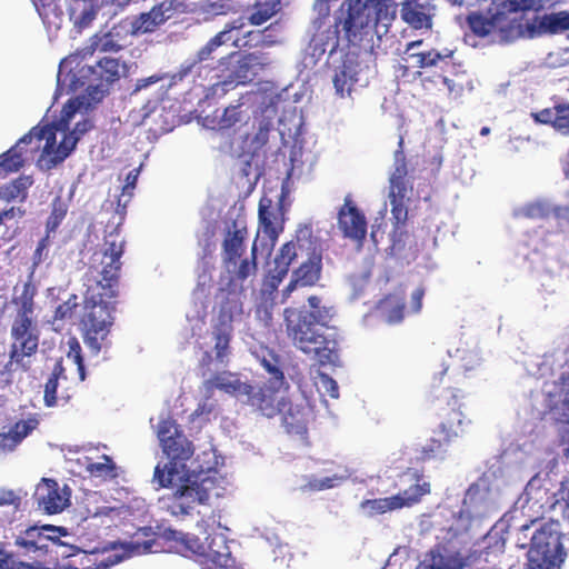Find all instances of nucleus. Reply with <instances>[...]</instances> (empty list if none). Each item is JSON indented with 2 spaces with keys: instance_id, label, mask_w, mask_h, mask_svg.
I'll use <instances>...</instances> for the list:
<instances>
[{
  "instance_id": "51",
  "label": "nucleus",
  "mask_w": 569,
  "mask_h": 569,
  "mask_svg": "<svg viewBox=\"0 0 569 569\" xmlns=\"http://www.w3.org/2000/svg\"><path fill=\"white\" fill-rule=\"evenodd\" d=\"M37 12L44 23H51L52 19L62 16V10L57 0H31Z\"/></svg>"
},
{
  "instance_id": "12",
  "label": "nucleus",
  "mask_w": 569,
  "mask_h": 569,
  "mask_svg": "<svg viewBox=\"0 0 569 569\" xmlns=\"http://www.w3.org/2000/svg\"><path fill=\"white\" fill-rule=\"evenodd\" d=\"M77 137L66 136L57 146V126L47 123L44 126H36L28 133L20 138V142H33L30 151L38 152L42 150V157H48V168L56 167L62 162L74 149Z\"/></svg>"
},
{
  "instance_id": "57",
  "label": "nucleus",
  "mask_w": 569,
  "mask_h": 569,
  "mask_svg": "<svg viewBox=\"0 0 569 569\" xmlns=\"http://www.w3.org/2000/svg\"><path fill=\"white\" fill-rule=\"evenodd\" d=\"M218 50L217 46L209 40L204 46H202L196 53L194 60L188 67L183 68L179 72V79H182L184 76L191 72L192 68L197 63H201L203 61L212 60L213 53Z\"/></svg>"
},
{
  "instance_id": "9",
  "label": "nucleus",
  "mask_w": 569,
  "mask_h": 569,
  "mask_svg": "<svg viewBox=\"0 0 569 569\" xmlns=\"http://www.w3.org/2000/svg\"><path fill=\"white\" fill-rule=\"evenodd\" d=\"M563 557L559 523H542L531 537L527 569H559Z\"/></svg>"
},
{
  "instance_id": "45",
  "label": "nucleus",
  "mask_w": 569,
  "mask_h": 569,
  "mask_svg": "<svg viewBox=\"0 0 569 569\" xmlns=\"http://www.w3.org/2000/svg\"><path fill=\"white\" fill-rule=\"evenodd\" d=\"M395 496L377 499H366L360 503V508L369 517L382 515L389 511L398 510L399 507L396 502Z\"/></svg>"
},
{
  "instance_id": "11",
  "label": "nucleus",
  "mask_w": 569,
  "mask_h": 569,
  "mask_svg": "<svg viewBox=\"0 0 569 569\" xmlns=\"http://www.w3.org/2000/svg\"><path fill=\"white\" fill-rule=\"evenodd\" d=\"M241 302L236 295L228 293L221 301L219 312L211 325L214 359L221 365H227L231 355V341L233 337L234 316L241 313Z\"/></svg>"
},
{
  "instance_id": "54",
  "label": "nucleus",
  "mask_w": 569,
  "mask_h": 569,
  "mask_svg": "<svg viewBox=\"0 0 569 569\" xmlns=\"http://www.w3.org/2000/svg\"><path fill=\"white\" fill-rule=\"evenodd\" d=\"M139 171H140V169H133V170L129 171V173L126 177V184L122 187V193H121V197H119L118 203H117V207H118L117 210L121 214H124L127 202L132 197V191L136 188Z\"/></svg>"
},
{
  "instance_id": "31",
  "label": "nucleus",
  "mask_w": 569,
  "mask_h": 569,
  "mask_svg": "<svg viewBox=\"0 0 569 569\" xmlns=\"http://www.w3.org/2000/svg\"><path fill=\"white\" fill-rule=\"evenodd\" d=\"M480 556L489 563L490 569H499L505 557L506 539L499 532H488L482 540Z\"/></svg>"
},
{
  "instance_id": "42",
  "label": "nucleus",
  "mask_w": 569,
  "mask_h": 569,
  "mask_svg": "<svg viewBox=\"0 0 569 569\" xmlns=\"http://www.w3.org/2000/svg\"><path fill=\"white\" fill-rule=\"evenodd\" d=\"M33 144V142H20V139L17 143L11 147L9 150L0 154V169L6 172H17L24 166V157L22 152V146Z\"/></svg>"
},
{
  "instance_id": "52",
  "label": "nucleus",
  "mask_w": 569,
  "mask_h": 569,
  "mask_svg": "<svg viewBox=\"0 0 569 569\" xmlns=\"http://www.w3.org/2000/svg\"><path fill=\"white\" fill-rule=\"evenodd\" d=\"M278 1L260 2L258 1L254 6V11L250 14L249 21L251 24L260 26L273 17L277 12Z\"/></svg>"
},
{
  "instance_id": "4",
  "label": "nucleus",
  "mask_w": 569,
  "mask_h": 569,
  "mask_svg": "<svg viewBox=\"0 0 569 569\" xmlns=\"http://www.w3.org/2000/svg\"><path fill=\"white\" fill-rule=\"evenodd\" d=\"M224 493L223 479L217 471L204 472L188 477L173 492L161 497L159 501L161 508L170 516L183 518L189 516L196 506L212 507Z\"/></svg>"
},
{
  "instance_id": "10",
  "label": "nucleus",
  "mask_w": 569,
  "mask_h": 569,
  "mask_svg": "<svg viewBox=\"0 0 569 569\" xmlns=\"http://www.w3.org/2000/svg\"><path fill=\"white\" fill-rule=\"evenodd\" d=\"M269 63V59L263 52H249L244 54L231 52L219 60V73L217 77L220 80L214 86L236 87L250 83L258 76L259 71L263 70Z\"/></svg>"
},
{
  "instance_id": "7",
  "label": "nucleus",
  "mask_w": 569,
  "mask_h": 569,
  "mask_svg": "<svg viewBox=\"0 0 569 569\" xmlns=\"http://www.w3.org/2000/svg\"><path fill=\"white\" fill-rule=\"evenodd\" d=\"M248 230L237 220L227 228L221 243V261L231 280L243 282L258 271V248L256 241L247 256L246 239Z\"/></svg>"
},
{
  "instance_id": "30",
  "label": "nucleus",
  "mask_w": 569,
  "mask_h": 569,
  "mask_svg": "<svg viewBox=\"0 0 569 569\" xmlns=\"http://www.w3.org/2000/svg\"><path fill=\"white\" fill-rule=\"evenodd\" d=\"M358 62L353 58H345L335 72L333 86L336 93L341 98L350 96L353 86L358 82Z\"/></svg>"
},
{
  "instance_id": "6",
  "label": "nucleus",
  "mask_w": 569,
  "mask_h": 569,
  "mask_svg": "<svg viewBox=\"0 0 569 569\" xmlns=\"http://www.w3.org/2000/svg\"><path fill=\"white\" fill-rule=\"evenodd\" d=\"M114 298L97 291H84L83 308L80 318L83 341L93 355H98L113 325Z\"/></svg>"
},
{
  "instance_id": "25",
  "label": "nucleus",
  "mask_w": 569,
  "mask_h": 569,
  "mask_svg": "<svg viewBox=\"0 0 569 569\" xmlns=\"http://www.w3.org/2000/svg\"><path fill=\"white\" fill-rule=\"evenodd\" d=\"M79 566H81V568L70 563L57 566L54 568L33 566L21 561H16L12 555L0 548V569H107L109 567L108 563H97L94 552H83L82 557L80 558Z\"/></svg>"
},
{
  "instance_id": "15",
  "label": "nucleus",
  "mask_w": 569,
  "mask_h": 569,
  "mask_svg": "<svg viewBox=\"0 0 569 569\" xmlns=\"http://www.w3.org/2000/svg\"><path fill=\"white\" fill-rule=\"evenodd\" d=\"M157 437L163 453L171 461L184 462L193 456V443L188 440L181 427L171 417L159 421Z\"/></svg>"
},
{
  "instance_id": "49",
  "label": "nucleus",
  "mask_w": 569,
  "mask_h": 569,
  "mask_svg": "<svg viewBox=\"0 0 569 569\" xmlns=\"http://www.w3.org/2000/svg\"><path fill=\"white\" fill-rule=\"evenodd\" d=\"M480 556V549H473L465 557L460 555L450 556L451 565L460 566V569H490L489 563Z\"/></svg>"
},
{
  "instance_id": "50",
  "label": "nucleus",
  "mask_w": 569,
  "mask_h": 569,
  "mask_svg": "<svg viewBox=\"0 0 569 569\" xmlns=\"http://www.w3.org/2000/svg\"><path fill=\"white\" fill-rule=\"evenodd\" d=\"M67 211L68 206L60 196H57L51 202V213L48 217L46 223V232H48V234L57 230L62 220L66 218Z\"/></svg>"
},
{
  "instance_id": "21",
  "label": "nucleus",
  "mask_w": 569,
  "mask_h": 569,
  "mask_svg": "<svg viewBox=\"0 0 569 569\" xmlns=\"http://www.w3.org/2000/svg\"><path fill=\"white\" fill-rule=\"evenodd\" d=\"M162 538L168 543L170 551L182 557L203 559L204 552L208 553L211 550L210 547H204L199 537L179 530L166 529L162 532Z\"/></svg>"
},
{
  "instance_id": "26",
  "label": "nucleus",
  "mask_w": 569,
  "mask_h": 569,
  "mask_svg": "<svg viewBox=\"0 0 569 569\" xmlns=\"http://www.w3.org/2000/svg\"><path fill=\"white\" fill-rule=\"evenodd\" d=\"M258 218L263 233L274 242L283 230V212L281 207L273 209L272 200L262 197L259 201Z\"/></svg>"
},
{
  "instance_id": "3",
  "label": "nucleus",
  "mask_w": 569,
  "mask_h": 569,
  "mask_svg": "<svg viewBox=\"0 0 569 569\" xmlns=\"http://www.w3.org/2000/svg\"><path fill=\"white\" fill-rule=\"evenodd\" d=\"M465 398L460 389L447 387L433 388L430 398V409L439 420L435 435L427 440L426 445L416 449V460L426 462L432 459H442L446 447L452 443L463 433L466 417L461 411Z\"/></svg>"
},
{
  "instance_id": "43",
  "label": "nucleus",
  "mask_w": 569,
  "mask_h": 569,
  "mask_svg": "<svg viewBox=\"0 0 569 569\" xmlns=\"http://www.w3.org/2000/svg\"><path fill=\"white\" fill-rule=\"evenodd\" d=\"M164 23L163 16L157 4L148 12L140 13L132 22L133 33H149Z\"/></svg>"
},
{
  "instance_id": "41",
  "label": "nucleus",
  "mask_w": 569,
  "mask_h": 569,
  "mask_svg": "<svg viewBox=\"0 0 569 569\" xmlns=\"http://www.w3.org/2000/svg\"><path fill=\"white\" fill-rule=\"evenodd\" d=\"M159 540H163L162 533L158 535L151 527H141L132 535L130 546L139 553L156 552Z\"/></svg>"
},
{
  "instance_id": "61",
  "label": "nucleus",
  "mask_w": 569,
  "mask_h": 569,
  "mask_svg": "<svg viewBox=\"0 0 569 569\" xmlns=\"http://www.w3.org/2000/svg\"><path fill=\"white\" fill-rule=\"evenodd\" d=\"M49 247H50V234L46 232L44 237H42L32 254V267L36 269L42 262H44L49 257Z\"/></svg>"
},
{
  "instance_id": "44",
  "label": "nucleus",
  "mask_w": 569,
  "mask_h": 569,
  "mask_svg": "<svg viewBox=\"0 0 569 569\" xmlns=\"http://www.w3.org/2000/svg\"><path fill=\"white\" fill-rule=\"evenodd\" d=\"M61 378L66 379L64 367L62 365V360L60 359L54 363L52 372L44 385L43 400L47 407H53L57 405L58 382Z\"/></svg>"
},
{
  "instance_id": "16",
  "label": "nucleus",
  "mask_w": 569,
  "mask_h": 569,
  "mask_svg": "<svg viewBox=\"0 0 569 569\" xmlns=\"http://www.w3.org/2000/svg\"><path fill=\"white\" fill-rule=\"evenodd\" d=\"M313 228L311 223L301 224L296 232V242L288 241L283 243L274 257L273 269L270 270L269 284L277 289L280 282L287 277L291 263L298 257V247L302 248V242L313 244Z\"/></svg>"
},
{
  "instance_id": "56",
  "label": "nucleus",
  "mask_w": 569,
  "mask_h": 569,
  "mask_svg": "<svg viewBox=\"0 0 569 569\" xmlns=\"http://www.w3.org/2000/svg\"><path fill=\"white\" fill-rule=\"evenodd\" d=\"M79 307L78 296L72 293L62 303L58 305L53 312V322L70 320Z\"/></svg>"
},
{
  "instance_id": "40",
  "label": "nucleus",
  "mask_w": 569,
  "mask_h": 569,
  "mask_svg": "<svg viewBox=\"0 0 569 569\" xmlns=\"http://www.w3.org/2000/svg\"><path fill=\"white\" fill-rule=\"evenodd\" d=\"M410 58L416 60V67L420 69L437 67L440 63L448 66L453 59V50L445 49L440 52L437 49H430L410 53Z\"/></svg>"
},
{
  "instance_id": "35",
  "label": "nucleus",
  "mask_w": 569,
  "mask_h": 569,
  "mask_svg": "<svg viewBox=\"0 0 569 569\" xmlns=\"http://www.w3.org/2000/svg\"><path fill=\"white\" fill-rule=\"evenodd\" d=\"M32 184L31 176L21 174L0 187V199L6 202H24L28 198V190Z\"/></svg>"
},
{
  "instance_id": "48",
  "label": "nucleus",
  "mask_w": 569,
  "mask_h": 569,
  "mask_svg": "<svg viewBox=\"0 0 569 569\" xmlns=\"http://www.w3.org/2000/svg\"><path fill=\"white\" fill-rule=\"evenodd\" d=\"M416 569H460V566L451 565L450 556H443L439 550H430Z\"/></svg>"
},
{
  "instance_id": "1",
  "label": "nucleus",
  "mask_w": 569,
  "mask_h": 569,
  "mask_svg": "<svg viewBox=\"0 0 569 569\" xmlns=\"http://www.w3.org/2000/svg\"><path fill=\"white\" fill-rule=\"evenodd\" d=\"M309 309L287 307L283 323L287 338L292 346L306 355L313 353L318 362L336 365L339 361V342L336 336H325L322 328H329L335 316L333 307L322 303L318 296L308 298Z\"/></svg>"
},
{
  "instance_id": "63",
  "label": "nucleus",
  "mask_w": 569,
  "mask_h": 569,
  "mask_svg": "<svg viewBox=\"0 0 569 569\" xmlns=\"http://www.w3.org/2000/svg\"><path fill=\"white\" fill-rule=\"evenodd\" d=\"M34 428L30 421L20 420L9 430L21 442Z\"/></svg>"
},
{
  "instance_id": "62",
  "label": "nucleus",
  "mask_w": 569,
  "mask_h": 569,
  "mask_svg": "<svg viewBox=\"0 0 569 569\" xmlns=\"http://www.w3.org/2000/svg\"><path fill=\"white\" fill-rule=\"evenodd\" d=\"M174 473H178L176 462L170 460L167 472L164 469H161L160 466L154 468L153 479L158 481L160 487L168 488L173 482Z\"/></svg>"
},
{
  "instance_id": "8",
  "label": "nucleus",
  "mask_w": 569,
  "mask_h": 569,
  "mask_svg": "<svg viewBox=\"0 0 569 569\" xmlns=\"http://www.w3.org/2000/svg\"><path fill=\"white\" fill-rule=\"evenodd\" d=\"M405 153V139L399 137L398 148L393 152V167L389 174L388 198L396 224H405L408 219V206L413 194V181Z\"/></svg>"
},
{
  "instance_id": "64",
  "label": "nucleus",
  "mask_w": 569,
  "mask_h": 569,
  "mask_svg": "<svg viewBox=\"0 0 569 569\" xmlns=\"http://www.w3.org/2000/svg\"><path fill=\"white\" fill-rule=\"evenodd\" d=\"M558 495L559 499L557 500V503H563V516L569 519V478H566L565 480L561 481Z\"/></svg>"
},
{
  "instance_id": "58",
  "label": "nucleus",
  "mask_w": 569,
  "mask_h": 569,
  "mask_svg": "<svg viewBox=\"0 0 569 569\" xmlns=\"http://www.w3.org/2000/svg\"><path fill=\"white\" fill-rule=\"evenodd\" d=\"M280 360L277 355H274L271 350H266V355L261 357V365L263 368L277 380L281 383L284 380V376L282 370L280 369Z\"/></svg>"
},
{
  "instance_id": "22",
  "label": "nucleus",
  "mask_w": 569,
  "mask_h": 569,
  "mask_svg": "<svg viewBox=\"0 0 569 569\" xmlns=\"http://www.w3.org/2000/svg\"><path fill=\"white\" fill-rule=\"evenodd\" d=\"M59 530L60 528L52 525H46L40 528L30 527L23 532V535L17 538L16 545L23 548L26 553L37 551L47 553L50 546H61L59 538L50 535Z\"/></svg>"
},
{
  "instance_id": "59",
  "label": "nucleus",
  "mask_w": 569,
  "mask_h": 569,
  "mask_svg": "<svg viewBox=\"0 0 569 569\" xmlns=\"http://www.w3.org/2000/svg\"><path fill=\"white\" fill-rule=\"evenodd\" d=\"M540 479L539 476H533L527 483L525 488L526 502L537 503L539 500L543 498V496H548V490L543 489L539 486Z\"/></svg>"
},
{
  "instance_id": "28",
  "label": "nucleus",
  "mask_w": 569,
  "mask_h": 569,
  "mask_svg": "<svg viewBox=\"0 0 569 569\" xmlns=\"http://www.w3.org/2000/svg\"><path fill=\"white\" fill-rule=\"evenodd\" d=\"M531 118L536 123L548 124L559 132L569 133V102L557 103L552 108L532 112Z\"/></svg>"
},
{
  "instance_id": "23",
  "label": "nucleus",
  "mask_w": 569,
  "mask_h": 569,
  "mask_svg": "<svg viewBox=\"0 0 569 569\" xmlns=\"http://www.w3.org/2000/svg\"><path fill=\"white\" fill-rule=\"evenodd\" d=\"M403 479L411 483L408 488L399 491L397 495H393L399 509L410 508L419 503L422 498L431 491L430 483L423 479L422 473L416 470L407 469L400 476V480Z\"/></svg>"
},
{
  "instance_id": "34",
  "label": "nucleus",
  "mask_w": 569,
  "mask_h": 569,
  "mask_svg": "<svg viewBox=\"0 0 569 569\" xmlns=\"http://www.w3.org/2000/svg\"><path fill=\"white\" fill-rule=\"evenodd\" d=\"M405 298L397 295H388L377 303V311L389 325L401 322L405 317Z\"/></svg>"
},
{
  "instance_id": "13",
  "label": "nucleus",
  "mask_w": 569,
  "mask_h": 569,
  "mask_svg": "<svg viewBox=\"0 0 569 569\" xmlns=\"http://www.w3.org/2000/svg\"><path fill=\"white\" fill-rule=\"evenodd\" d=\"M220 518V510L212 508L208 517L202 515L197 522V527L206 533L204 547L212 549L208 553L204 552L203 559L211 561L213 567L204 566L202 569H239L231 557L226 537L216 532L221 528Z\"/></svg>"
},
{
  "instance_id": "33",
  "label": "nucleus",
  "mask_w": 569,
  "mask_h": 569,
  "mask_svg": "<svg viewBox=\"0 0 569 569\" xmlns=\"http://www.w3.org/2000/svg\"><path fill=\"white\" fill-rule=\"evenodd\" d=\"M207 383L210 388L219 389L229 395H246L251 392V385L242 382L234 373L228 371L213 375Z\"/></svg>"
},
{
  "instance_id": "46",
  "label": "nucleus",
  "mask_w": 569,
  "mask_h": 569,
  "mask_svg": "<svg viewBox=\"0 0 569 569\" xmlns=\"http://www.w3.org/2000/svg\"><path fill=\"white\" fill-rule=\"evenodd\" d=\"M101 459L102 461L88 463L87 471L91 476L103 480L116 479L118 477V468L112 458L108 455H102Z\"/></svg>"
},
{
  "instance_id": "24",
  "label": "nucleus",
  "mask_w": 569,
  "mask_h": 569,
  "mask_svg": "<svg viewBox=\"0 0 569 569\" xmlns=\"http://www.w3.org/2000/svg\"><path fill=\"white\" fill-rule=\"evenodd\" d=\"M435 7L430 0H405L400 17L412 29H431Z\"/></svg>"
},
{
  "instance_id": "60",
  "label": "nucleus",
  "mask_w": 569,
  "mask_h": 569,
  "mask_svg": "<svg viewBox=\"0 0 569 569\" xmlns=\"http://www.w3.org/2000/svg\"><path fill=\"white\" fill-rule=\"evenodd\" d=\"M157 7L162 13L164 22L174 14L187 11V4L182 0H162Z\"/></svg>"
},
{
  "instance_id": "55",
  "label": "nucleus",
  "mask_w": 569,
  "mask_h": 569,
  "mask_svg": "<svg viewBox=\"0 0 569 569\" xmlns=\"http://www.w3.org/2000/svg\"><path fill=\"white\" fill-rule=\"evenodd\" d=\"M242 103L231 104L223 109L221 117L218 121L220 130H227L234 127L242 119Z\"/></svg>"
},
{
  "instance_id": "32",
  "label": "nucleus",
  "mask_w": 569,
  "mask_h": 569,
  "mask_svg": "<svg viewBox=\"0 0 569 569\" xmlns=\"http://www.w3.org/2000/svg\"><path fill=\"white\" fill-rule=\"evenodd\" d=\"M37 295L36 286L27 281L23 283L20 295L12 298V303L17 308L13 321H36L34 313V297Z\"/></svg>"
},
{
  "instance_id": "47",
  "label": "nucleus",
  "mask_w": 569,
  "mask_h": 569,
  "mask_svg": "<svg viewBox=\"0 0 569 569\" xmlns=\"http://www.w3.org/2000/svg\"><path fill=\"white\" fill-rule=\"evenodd\" d=\"M540 27L550 33L569 30V11L545 14L541 19Z\"/></svg>"
},
{
  "instance_id": "19",
  "label": "nucleus",
  "mask_w": 569,
  "mask_h": 569,
  "mask_svg": "<svg viewBox=\"0 0 569 569\" xmlns=\"http://www.w3.org/2000/svg\"><path fill=\"white\" fill-rule=\"evenodd\" d=\"M322 252L321 246L315 240L307 259L292 271L291 280L283 290L284 296H290L297 287H312L319 281L322 271Z\"/></svg>"
},
{
  "instance_id": "37",
  "label": "nucleus",
  "mask_w": 569,
  "mask_h": 569,
  "mask_svg": "<svg viewBox=\"0 0 569 569\" xmlns=\"http://www.w3.org/2000/svg\"><path fill=\"white\" fill-rule=\"evenodd\" d=\"M89 71L96 76L93 80L99 81L97 86L109 84L120 78V61L104 57L98 61L94 68H89Z\"/></svg>"
},
{
  "instance_id": "18",
  "label": "nucleus",
  "mask_w": 569,
  "mask_h": 569,
  "mask_svg": "<svg viewBox=\"0 0 569 569\" xmlns=\"http://www.w3.org/2000/svg\"><path fill=\"white\" fill-rule=\"evenodd\" d=\"M338 228L345 238L362 247L367 236V219L350 194L346 196L343 204L339 208Z\"/></svg>"
},
{
  "instance_id": "14",
  "label": "nucleus",
  "mask_w": 569,
  "mask_h": 569,
  "mask_svg": "<svg viewBox=\"0 0 569 569\" xmlns=\"http://www.w3.org/2000/svg\"><path fill=\"white\" fill-rule=\"evenodd\" d=\"M10 335L13 340L9 352L10 360L0 375L10 371L13 363L27 371L28 367L24 366L23 358L33 356L39 347V331L36 321H12Z\"/></svg>"
},
{
  "instance_id": "36",
  "label": "nucleus",
  "mask_w": 569,
  "mask_h": 569,
  "mask_svg": "<svg viewBox=\"0 0 569 569\" xmlns=\"http://www.w3.org/2000/svg\"><path fill=\"white\" fill-rule=\"evenodd\" d=\"M466 21L470 32L477 38L483 39L496 31L505 33L490 14L487 17L480 12H471L467 16Z\"/></svg>"
},
{
  "instance_id": "53",
  "label": "nucleus",
  "mask_w": 569,
  "mask_h": 569,
  "mask_svg": "<svg viewBox=\"0 0 569 569\" xmlns=\"http://www.w3.org/2000/svg\"><path fill=\"white\" fill-rule=\"evenodd\" d=\"M68 347L67 359L77 365L79 379L83 381L86 379V368L80 342L76 337H71L68 339Z\"/></svg>"
},
{
  "instance_id": "17",
  "label": "nucleus",
  "mask_w": 569,
  "mask_h": 569,
  "mask_svg": "<svg viewBox=\"0 0 569 569\" xmlns=\"http://www.w3.org/2000/svg\"><path fill=\"white\" fill-rule=\"evenodd\" d=\"M71 489L61 487L54 479L42 478L34 491L38 509L46 515H57L70 506Z\"/></svg>"
},
{
  "instance_id": "38",
  "label": "nucleus",
  "mask_w": 569,
  "mask_h": 569,
  "mask_svg": "<svg viewBox=\"0 0 569 569\" xmlns=\"http://www.w3.org/2000/svg\"><path fill=\"white\" fill-rule=\"evenodd\" d=\"M242 27V24H238L237 21H233L231 23H227L220 32H218L214 37H212L210 40L217 46V48H220L221 46L231 42L237 48H242L249 46V41L244 40L246 38L253 37L257 41L260 39V32L259 31H249L243 38L233 37L232 32L234 30H239Z\"/></svg>"
},
{
  "instance_id": "29",
  "label": "nucleus",
  "mask_w": 569,
  "mask_h": 569,
  "mask_svg": "<svg viewBox=\"0 0 569 569\" xmlns=\"http://www.w3.org/2000/svg\"><path fill=\"white\" fill-rule=\"evenodd\" d=\"M248 403L261 412L262 416L272 418L280 412V402L277 393L270 387L256 388L251 386V392L246 393Z\"/></svg>"
},
{
  "instance_id": "2",
  "label": "nucleus",
  "mask_w": 569,
  "mask_h": 569,
  "mask_svg": "<svg viewBox=\"0 0 569 569\" xmlns=\"http://www.w3.org/2000/svg\"><path fill=\"white\" fill-rule=\"evenodd\" d=\"M396 13L397 4L392 0H345L337 11L335 24L326 31V37L317 33L315 41H318L322 52H335L339 47V26L348 41H353L369 29L381 38L388 33Z\"/></svg>"
},
{
  "instance_id": "20",
  "label": "nucleus",
  "mask_w": 569,
  "mask_h": 569,
  "mask_svg": "<svg viewBox=\"0 0 569 569\" xmlns=\"http://www.w3.org/2000/svg\"><path fill=\"white\" fill-rule=\"evenodd\" d=\"M282 425L287 433L305 439L308 433V425L313 418L312 408L306 402H292L282 398L280 412Z\"/></svg>"
},
{
  "instance_id": "5",
  "label": "nucleus",
  "mask_w": 569,
  "mask_h": 569,
  "mask_svg": "<svg viewBox=\"0 0 569 569\" xmlns=\"http://www.w3.org/2000/svg\"><path fill=\"white\" fill-rule=\"evenodd\" d=\"M124 247L126 240L117 229L104 237L101 251L93 254L84 274L86 291L94 289L102 296L117 298Z\"/></svg>"
},
{
  "instance_id": "39",
  "label": "nucleus",
  "mask_w": 569,
  "mask_h": 569,
  "mask_svg": "<svg viewBox=\"0 0 569 569\" xmlns=\"http://www.w3.org/2000/svg\"><path fill=\"white\" fill-rule=\"evenodd\" d=\"M518 7L515 0H492L489 8L488 14L492 16L498 26L507 32L511 29V13H517Z\"/></svg>"
},
{
  "instance_id": "27",
  "label": "nucleus",
  "mask_w": 569,
  "mask_h": 569,
  "mask_svg": "<svg viewBox=\"0 0 569 569\" xmlns=\"http://www.w3.org/2000/svg\"><path fill=\"white\" fill-rule=\"evenodd\" d=\"M128 30L121 24H116L107 32H98L90 38L92 52H118L126 47Z\"/></svg>"
}]
</instances>
